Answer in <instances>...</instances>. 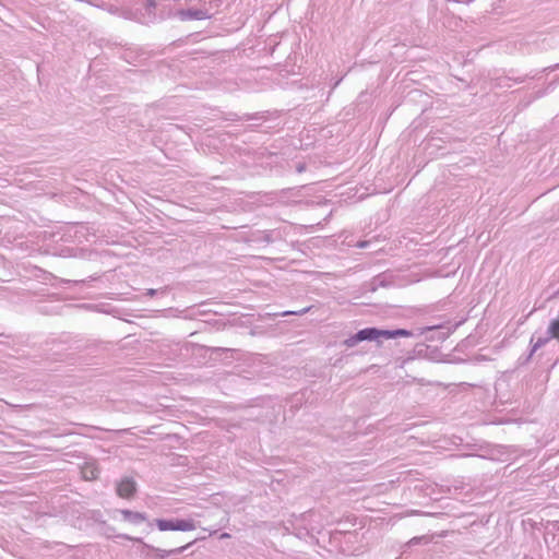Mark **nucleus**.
Wrapping results in <instances>:
<instances>
[{"label": "nucleus", "instance_id": "1", "mask_svg": "<svg viewBox=\"0 0 559 559\" xmlns=\"http://www.w3.org/2000/svg\"><path fill=\"white\" fill-rule=\"evenodd\" d=\"M411 335H412V332L404 330V329L380 330L377 328H366V329L359 330L356 334L346 338L344 341V345L346 347H354L360 342L377 341L379 337H384V338L389 340V338H396L400 336L407 337Z\"/></svg>", "mask_w": 559, "mask_h": 559}, {"label": "nucleus", "instance_id": "2", "mask_svg": "<svg viewBox=\"0 0 559 559\" xmlns=\"http://www.w3.org/2000/svg\"><path fill=\"white\" fill-rule=\"evenodd\" d=\"M155 525L160 532H191L197 526L193 520H155Z\"/></svg>", "mask_w": 559, "mask_h": 559}, {"label": "nucleus", "instance_id": "3", "mask_svg": "<svg viewBox=\"0 0 559 559\" xmlns=\"http://www.w3.org/2000/svg\"><path fill=\"white\" fill-rule=\"evenodd\" d=\"M178 16L182 21H191V20H206L212 16V13H210L205 9H193L189 8L186 10H180L178 12Z\"/></svg>", "mask_w": 559, "mask_h": 559}, {"label": "nucleus", "instance_id": "4", "mask_svg": "<svg viewBox=\"0 0 559 559\" xmlns=\"http://www.w3.org/2000/svg\"><path fill=\"white\" fill-rule=\"evenodd\" d=\"M136 491V484L131 478H123L118 481L117 485V495L122 499H129L133 497Z\"/></svg>", "mask_w": 559, "mask_h": 559}, {"label": "nucleus", "instance_id": "5", "mask_svg": "<svg viewBox=\"0 0 559 559\" xmlns=\"http://www.w3.org/2000/svg\"><path fill=\"white\" fill-rule=\"evenodd\" d=\"M97 474H99V469H97L96 463H85L82 466V478L85 481H94L97 478Z\"/></svg>", "mask_w": 559, "mask_h": 559}, {"label": "nucleus", "instance_id": "6", "mask_svg": "<svg viewBox=\"0 0 559 559\" xmlns=\"http://www.w3.org/2000/svg\"><path fill=\"white\" fill-rule=\"evenodd\" d=\"M122 516L124 521L131 523H140L146 521V516L141 512H132L130 510H122Z\"/></svg>", "mask_w": 559, "mask_h": 559}, {"label": "nucleus", "instance_id": "7", "mask_svg": "<svg viewBox=\"0 0 559 559\" xmlns=\"http://www.w3.org/2000/svg\"><path fill=\"white\" fill-rule=\"evenodd\" d=\"M547 333L549 337L556 338L559 341V317L554 319L548 326Z\"/></svg>", "mask_w": 559, "mask_h": 559}, {"label": "nucleus", "instance_id": "8", "mask_svg": "<svg viewBox=\"0 0 559 559\" xmlns=\"http://www.w3.org/2000/svg\"><path fill=\"white\" fill-rule=\"evenodd\" d=\"M551 337H549V334L546 337H537L536 340L534 337L531 338L532 349L531 355L535 353L538 348L543 347Z\"/></svg>", "mask_w": 559, "mask_h": 559}, {"label": "nucleus", "instance_id": "9", "mask_svg": "<svg viewBox=\"0 0 559 559\" xmlns=\"http://www.w3.org/2000/svg\"><path fill=\"white\" fill-rule=\"evenodd\" d=\"M143 4H144V8L145 10L151 14L153 12V10L155 9L156 7V3L154 0H144L143 1Z\"/></svg>", "mask_w": 559, "mask_h": 559}, {"label": "nucleus", "instance_id": "10", "mask_svg": "<svg viewBox=\"0 0 559 559\" xmlns=\"http://www.w3.org/2000/svg\"><path fill=\"white\" fill-rule=\"evenodd\" d=\"M309 308H304L299 311H285L282 313V316H289V314H298V316H301V314H305L306 312H308Z\"/></svg>", "mask_w": 559, "mask_h": 559}, {"label": "nucleus", "instance_id": "11", "mask_svg": "<svg viewBox=\"0 0 559 559\" xmlns=\"http://www.w3.org/2000/svg\"><path fill=\"white\" fill-rule=\"evenodd\" d=\"M188 546H190V544H189V545H187V546H185V547H180V548H178V549H176V550H170V551H168V554H173V552H181V551H183Z\"/></svg>", "mask_w": 559, "mask_h": 559}, {"label": "nucleus", "instance_id": "12", "mask_svg": "<svg viewBox=\"0 0 559 559\" xmlns=\"http://www.w3.org/2000/svg\"><path fill=\"white\" fill-rule=\"evenodd\" d=\"M213 352H228L229 349L223 348V347H214L212 348Z\"/></svg>", "mask_w": 559, "mask_h": 559}, {"label": "nucleus", "instance_id": "13", "mask_svg": "<svg viewBox=\"0 0 559 559\" xmlns=\"http://www.w3.org/2000/svg\"><path fill=\"white\" fill-rule=\"evenodd\" d=\"M156 292H157L156 289H152V288H151V289H147V293H146V294H147L148 296H154V295L156 294Z\"/></svg>", "mask_w": 559, "mask_h": 559}, {"label": "nucleus", "instance_id": "14", "mask_svg": "<svg viewBox=\"0 0 559 559\" xmlns=\"http://www.w3.org/2000/svg\"><path fill=\"white\" fill-rule=\"evenodd\" d=\"M124 538H127V540H133V542L140 543L139 538H132V537H129V536H124Z\"/></svg>", "mask_w": 559, "mask_h": 559}, {"label": "nucleus", "instance_id": "15", "mask_svg": "<svg viewBox=\"0 0 559 559\" xmlns=\"http://www.w3.org/2000/svg\"><path fill=\"white\" fill-rule=\"evenodd\" d=\"M367 246V242L366 241H361L358 243V247L360 248H365Z\"/></svg>", "mask_w": 559, "mask_h": 559}, {"label": "nucleus", "instance_id": "16", "mask_svg": "<svg viewBox=\"0 0 559 559\" xmlns=\"http://www.w3.org/2000/svg\"><path fill=\"white\" fill-rule=\"evenodd\" d=\"M459 384L465 385L468 384L467 382H460Z\"/></svg>", "mask_w": 559, "mask_h": 559}]
</instances>
